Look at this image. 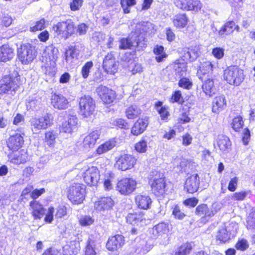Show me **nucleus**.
<instances>
[{"label": "nucleus", "instance_id": "f257e3e1", "mask_svg": "<svg viewBox=\"0 0 255 255\" xmlns=\"http://www.w3.org/2000/svg\"><path fill=\"white\" fill-rule=\"evenodd\" d=\"M224 79L230 85L239 86L244 81V71L237 66L227 67L223 74Z\"/></svg>", "mask_w": 255, "mask_h": 255}, {"label": "nucleus", "instance_id": "f03ea898", "mask_svg": "<svg viewBox=\"0 0 255 255\" xmlns=\"http://www.w3.org/2000/svg\"><path fill=\"white\" fill-rule=\"evenodd\" d=\"M53 117L46 114L42 116L32 117L29 121L31 129L33 133L38 134L52 124Z\"/></svg>", "mask_w": 255, "mask_h": 255}, {"label": "nucleus", "instance_id": "7ed1b4c3", "mask_svg": "<svg viewBox=\"0 0 255 255\" xmlns=\"http://www.w3.org/2000/svg\"><path fill=\"white\" fill-rule=\"evenodd\" d=\"M79 114L84 118H88L93 114L95 103L93 98L89 96L82 97L79 100Z\"/></svg>", "mask_w": 255, "mask_h": 255}, {"label": "nucleus", "instance_id": "20e7f679", "mask_svg": "<svg viewBox=\"0 0 255 255\" xmlns=\"http://www.w3.org/2000/svg\"><path fill=\"white\" fill-rule=\"evenodd\" d=\"M136 159L131 154L122 153L116 157L115 166L122 171L131 169L136 163Z\"/></svg>", "mask_w": 255, "mask_h": 255}, {"label": "nucleus", "instance_id": "39448f33", "mask_svg": "<svg viewBox=\"0 0 255 255\" xmlns=\"http://www.w3.org/2000/svg\"><path fill=\"white\" fill-rule=\"evenodd\" d=\"M85 188L79 183L71 186L68 192V198L73 204H79L81 203L85 195Z\"/></svg>", "mask_w": 255, "mask_h": 255}, {"label": "nucleus", "instance_id": "423d86ee", "mask_svg": "<svg viewBox=\"0 0 255 255\" xmlns=\"http://www.w3.org/2000/svg\"><path fill=\"white\" fill-rule=\"evenodd\" d=\"M136 187V182L134 179L131 178H124L118 182L116 190L122 195H128L131 194Z\"/></svg>", "mask_w": 255, "mask_h": 255}, {"label": "nucleus", "instance_id": "0eeeda50", "mask_svg": "<svg viewBox=\"0 0 255 255\" xmlns=\"http://www.w3.org/2000/svg\"><path fill=\"white\" fill-rule=\"evenodd\" d=\"M17 133L10 135L6 141L7 146L12 151L18 150L23 144L24 129L22 128H18Z\"/></svg>", "mask_w": 255, "mask_h": 255}, {"label": "nucleus", "instance_id": "6e6552de", "mask_svg": "<svg viewBox=\"0 0 255 255\" xmlns=\"http://www.w3.org/2000/svg\"><path fill=\"white\" fill-rule=\"evenodd\" d=\"M19 60L23 64L31 63L36 57L35 51L30 44L23 45L18 50Z\"/></svg>", "mask_w": 255, "mask_h": 255}, {"label": "nucleus", "instance_id": "1a4fd4ad", "mask_svg": "<svg viewBox=\"0 0 255 255\" xmlns=\"http://www.w3.org/2000/svg\"><path fill=\"white\" fill-rule=\"evenodd\" d=\"M19 78L10 75L5 76L0 81V94L15 91L19 87Z\"/></svg>", "mask_w": 255, "mask_h": 255}, {"label": "nucleus", "instance_id": "9d476101", "mask_svg": "<svg viewBox=\"0 0 255 255\" xmlns=\"http://www.w3.org/2000/svg\"><path fill=\"white\" fill-rule=\"evenodd\" d=\"M54 30L58 35L67 38L74 31V25L71 20H67L58 22L53 26Z\"/></svg>", "mask_w": 255, "mask_h": 255}, {"label": "nucleus", "instance_id": "9b49d317", "mask_svg": "<svg viewBox=\"0 0 255 255\" xmlns=\"http://www.w3.org/2000/svg\"><path fill=\"white\" fill-rule=\"evenodd\" d=\"M100 172L95 166L86 169L83 173L84 181L90 186H96L100 180Z\"/></svg>", "mask_w": 255, "mask_h": 255}, {"label": "nucleus", "instance_id": "f8f14e48", "mask_svg": "<svg viewBox=\"0 0 255 255\" xmlns=\"http://www.w3.org/2000/svg\"><path fill=\"white\" fill-rule=\"evenodd\" d=\"M100 132L99 130H95L91 132L79 141V145L86 151H89L95 145L97 140L99 138Z\"/></svg>", "mask_w": 255, "mask_h": 255}, {"label": "nucleus", "instance_id": "ddd939ff", "mask_svg": "<svg viewBox=\"0 0 255 255\" xmlns=\"http://www.w3.org/2000/svg\"><path fill=\"white\" fill-rule=\"evenodd\" d=\"M96 92L100 99L106 104L112 103L117 96L114 91L103 85H100L97 87Z\"/></svg>", "mask_w": 255, "mask_h": 255}, {"label": "nucleus", "instance_id": "4468645a", "mask_svg": "<svg viewBox=\"0 0 255 255\" xmlns=\"http://www.w3.org/2000/svg\"><path fill=\"white\" fill-rule=\"evenodd\" d=\"M78 126V119L75 115H69L62 122L61 131L71 133L75 130Z\"/></svg>", "mask_w": 255, "mask_h": 255}, {"label": "nucleus", "instance_id": "2eb2a0df", "mask_svg": "<svg viewBox=\"0 0 255 255\" xmlns=\"http://www.w3.org/2000/svg\"><path fill=\"white\" fill-rule=\"evenodd\" d=\"M174 3L178 8L186 10L198 11L202 7L198 0H174Z\"/></svg>", "mask_w": 255, "mask_h": 255}, {"label": "nucleus", "instance_id": "dca6fc26", "mask_svg": "<svg viewBox=\"0 0 255 255\" xmlns=\"http://www.w3.org/2000/svg\"><path fill=\"white\" fill-rule=\"evenodd\" d=\"M140 41L137 37L136 32H131L127 38H123L120 40L119 47L122 49H132L139 45Z\"/></svg>", "mask_w": 255, "mask_h": 255}, {"label": "nucleus", "instance_id": "f3484780", "mask_svg": "<svg viewBox=\"0 0 255 255\" xmlns=\"http://www.w3.org/2000/svg\"><path fill=\"white\" fill-rule=\"evenodd\" d=\"M104 70L108 74H114L118 71V64L113 53H108L103 63Z\"/></svg>", "mask_w": 255, "mask_h": 255}, {"label": "nucleus", "instance_id": "a211bd4d", "mask_svg": "<svg viewBox=\"0 0 255 255\" xmlns=\"http://www.w3.org/2000/svg\"><path fill=\"white\" fill-rule=\"evenodd\" d=\"M179 52L182 54L184 60L193 61L196 59L201 53V47L196 46L191 48H184L179 50Z\"/></svg>", "mask_w": 255, "mask_h": 255}, {"label": "nucleus", "instance_id": "6ab92c4d", "mask_svg": "<svg viewBox=\"0 0 255 255\" xmlns=\"http://www.w3.org/2000/svg\"><path fill=\"white\" fill-rule=\"evenodd\" d=\"M30 210L34 220H40L44 216L45 209L43 205L38 201L33 200L29 203Z\"/></svg>", "mask_w": 255, "mask_h": 255}, {"label": "nucleus", "instance_id": "aec40b11", "mask_svg": "<svg viewBox=\"0 0 255 255\" xmlns=\"http://www.w3.org/2000/svg\"><path fill=\"white\" fill-rule=\"evenodd\" d=\"M51 103L55 109L60 110L66 109L68 106L67 99L61 94H53L51 98Z\"/></svg>", "mask_w": 255, "mask_h": 255}, {"label": "nucleus", "instance_id": "412c9836", "mask_svg": "<svg viewBox=\"0 0 255 255\" xmlns=\"http://www.w3.org/2000/svg\"><path fill=\"white\" fill-rule=\"evenodd\" d=\"M124 243V237L122 235H117L109 239L106 247L109 251H114L121 248Z\"/></svg>", "mask_w": 255, "mask_h": 255}, {"label": "nucleus", "instance_id": "4be33fe9", "mask_svg": "<svg viewBox=\"0 0 255 255\" xmlns=\"http://www.w3.org/2000/svg\"><path fill=\"white\" fill-rule=\"evenodd\" d=\"M114 205V201L110 197H104L99 199L95 203V208L97 211H102L111 209Z\"/></svg>", "mask_w": 255, "mask_h": 255}, {"label": "nucleus", "instance_id": "5701e85b", "mask_svg": "<svg viewBox=\"0 0 255 255\" xmlns=\"http://www.w3.org/2000/svg\"><path fill=\"white\" fill-rule=\"evenodd\" d=\"M199 185V177L197 174H194L188 178L185 183V188L190 193L196 192Z\"/></svg>", "mask_w": 255, "mask_h": 255}, {"label": "nucleus", "instance_id": "b1692460", "mask_svg": "<svg viewBox=\"0 0 255 255\" xmlns=\"http://www.w3.org/2000/svg\"><path fill=\"white\" fill-rule=\"evenodd\" d=\"M58 53V50L57 48L54 47L53 46L46 47L42 53V62L48 61L55 63L57 59Z\"/></svg>", "mask_w": 255, "mask_h": 255}, {"label": "nucleus", "instance_id": "393cba45", "mask_svg": "<svg viewBox=\"0 0 255 255\" xmlns=\"http://www.w3.org/2000/svg\"><path fill=\"white\" fill-rule=\"evenodd\" d=\"M14 56V49L8 44L0 46V61L6 62L11 60Z\"/></svg>", "mask_w": 255, "mask_h": 255}, {"label": "nucleus", "instance_id": "a878e982", "mask_svg": "<svg viewBox=\"0 0 255 255\" xmlns=\"http://www.w3.org/2000/svg\"><path fill=\"white\" fill-rule=\"evenodd\" d=\"M152 191L155 194H162L164 191L165 183L163 177L155 178L150 181Z\"/></svg>", "mask_w": 255, "mask_h": 255}, {"label": "nucleus", "instance_id": "bb28decb", "mask_svg": "<svg viewBox=\"0 0 255 255\" xmlns=\"http://www.w3.org/2000/svg\"><path fill=\"white\" fill-rule=\"evenodd\" d=\"M135 201L138 208L144 210L149 209L152 203L149 196L142 194H138L135 196Z\"/></svg>", "mask_w": 255, "mask_h": 255}, {"label": "nucleus", "instance_id": "cd10ccee", "mask_svg": "<svg viewBox=\"0 0 255 255\" xmlns=\"http://www.w3.org/2000/svg\"><path fill=\"white\" fill-rule=\"evenodd\" d=\"M152 28V24L150 22H141L136 25L133 32L137 33V37L140 41L141 39H144V33L149 32L150 29Z\"/></svg>", "mask_w": 255, "mask_h": 255}, {"label": "nucleus", "instance_id": "c85d7f7f", "mask_svg": "<svg viewBox=\"0 0 255 255\" xmlns=\"http://www.w3.org/2000/svg\"><path fill=\"white\" fill-rule=\"evenodd\" d=\"M217 213V210L210 209L206 204H201L196 208L195 214L196 215L201 217L203 219L206 218H210L214 216Z\"/></svg>", "mask_w": 255, "mask_h": 255}, {"label": "nucleus", "instance_id": "c756f323", "mask_svg": "<svg viewBox=\"0 0 255 255\" xmlns=\"http://www.w3.org/2000/svg\"><path fill=\"white\" fill-rule=\"evenodd\" d=\"M217 143L220 150L223 153L229 152L231 143L230 139L224 135H219L217 138Z\"/></svg>", "mask_w": 255, "mask_h": 255}, {"label": "nucleus", "instance_id": "7c9ffc66", "mask_svg": "<svg viewBox=\"0 0 255 255\" xmlns=\"http://www.w3.org/2000/svg\"><path fill=\"white\" fill-rule=\"evenodd\" d=\"M148 124V122L147 119H138L132 127L131 129V133L136 135L141 134L145 130Z\"/></svg>", "mask_w": 255, "mask_h": 255}, {"label": "nucleus", "instance_id": "2f4dec72", "mask_svg": "<svg viewBox=\"0 0 255 255\" xmlns=\"http://www.w3.org/2000/svg\"><path fill=\"white\" fill-rule=\"evenodd\" d=\"M226 106V101L224 96L216 97L212 102V111L215 113H219Z\"/></svg>", "mask_w": 255, "mask_h": 255}, {"label": "nucleus", "instance_id": "473e14b6", "mask_svg": "<svg viewBox=\"0 0 255 255\" xmlns=\"http://www.w3.org/2000/svg\"><path fill=\"white\" fill-rule=\"evenodd\" d=\"M213 65L212 63L209 61H205L201 63V65L197 71V75L199 78L201 80H204L203 76L208 74L212 71Z\"/></svg>", "mask_w": 255, "mask_h": 255}, {"label": "nucleus", "instance_id": "72a5a7b5", "mask_svg": "<svg viewBox=\"0 0 255 255\" xmlns=\"http://www.w3.org/2000/svg\"><path fill=\"white\" fill-rule=\"evenodd\" d=\"M168 231L167 225L163 223H159L153 227L151 232L152 233V238L157 239L163 235H165Z\"/></svg>", "mask_w": 255, "mask_h": 255}, {"label": "nucleus", "instance_id": "f704fd0d", "mask_svg": "<svg viewBox=\"0 0 255 255\" xmlns=\"http://www.w3.org/2000/svg\"><path fill=\"white\" fill-rule=\"evenodd\" d=\"M41 66L42 72L49 77H53L56 73L55 63L54 62L44 61Z\"/></svg>", "mask_w": 255, "mask_h": 255}, {"label": "nucleus", "instance_id": "c9c22d12", "mask_svg": "<svg viewBox=\"0 0 255 255\" xmlns=\"http://www.w3.org/2000/svg\"><path fill=\"white\" fill-rule=\"evenodd\" d=\"M125 113L128 119H133L140 115L141 110L137 106L132 105L126 109Z\"/></svg>", "mask_w": 255, "mask_h": 255}, {"label": "nucleus", "instance_id": "e433bc0d", "mask_svg": "<svg viewBox=\"0 0 255 255\" xmlns=\"http://www.w3.org/2000/svg\"><path fill=\"white\" fill-rule=\"evenodd\" d=\"M116 145V141L114 139H110L102 144L96 149L98 154H102L112 149Z\"/></svg>", "mask_w": 255, "mask_h": 255}, {"label": "nucleus", "instance_id": "4c0bfd02", "mask_svg": "<svg viewBox=\"0 0 255 255\" xmlns=\"http://www.w3.org/2000/svg\"><path fill=\"white\" fill-rule=\"evenodd\" d=\"M202 89L207 96H212L213 94H215L216 90L213 80L208 79L205 81L202 85Z\"/></svg>", "mask_w": 255, "mask_h": 255}, {"label": "nucleus", "instance_id": "58836bf2", "mask_svg": "<svg viewBox=\"0 0 255 255\" xmlns=\"http://www.w3.org/2000/svg\"><path fill=\"white\" fill-rule=\"evenodd\" d=\"M188 22V19L185 14H178L174 16L173 22L175 26L178 28L184 27Z\"/></svg>", "mask_w": 255, "mask_h": 255}, {"label": "nucleus", "instance_id": "ea45409f", "mask_svg": "<svg viewBox=\"0 0 255 255\" xmlns=\"http://www.w3.org/2000/svg\"><path fill=\"white\" fill-rule=\"evenodd\" d=\"M192 249V245L186 243L177 248L172 253V255H187Z\"/></svg>", "mask_w": 255, "mask_h": 255}, {"label": "nucleus", "instance_id": "a19ab883", "mask_svg": "<svg viewBox=\"0 0 255 255\" xmlns=\"http://www.w3.org/2000/svg\"><path fill=\"white\" fill-rule=\"evenodd\" d=\"M64 251L68 255H76L80 251V244L76 241L70 242V245L64 247Z\"/></svg>", "mask_w": 255, "mask_h": 255}, {"label": "nucleus", "instance_id": "79ce46f5", "mask_svg": "<svg viewBox=\"0 0 255 255\" xmlns=\"http://www.w3.org/2000/svg\"><path fill=\"white\" fill-rule=\"evenodd\" d=\"M190 163L188 160L182 157L176 158L173 161L174 165L181 171L184 170L185 171Z\"/></svg>", "mask_w": 255, "mask_h": 255}, {"label": "nucleus", "instance_id": "37998d69", "mask_svg": "<svg viewBox=\"0 0 255 255\" xmlns=\"http://www.w3.org/2000/svg\"><path fill=\"white\" fill-rule=\"evenodd\" d=\"M217 239L223 243H226L230 240V234L227 231L226 228L222 227L218 230Z\"/></svg>", "mask_w": 255, "mask_h": 255}, {"label": "nucleus", "instance_id": "c03bdc74", "mask_svg": "<svg viewBox=\"0 0 255 255\" xmlns=\"http://www.w3.org/2000/svg\"><path fill=\"white\" fill-rule=\"evenodd\" d=\"M143 220H145V218H143V215L137 213H130L127 217V222L132 225L142 222Z\"/></svg>", "mask_w": 255, "mask_h": 255}, {"label": "nucleus", "instance_id": "a18cd8bd", "mask_svg": "<svg viewBox=\"0 0 255 255\" xmlns=\"http://www.w3.org/2000/svg\"><path fill=\"white\" fill-rule=\"evenodd\" d=\"M235 26V22L233 21H230L226 22L223 27L219 31L220 35H223L224 34H229L232 33L234 31V27Z\"/></svg>", "mask_w": 255, "mask_h": 255}, {"label": "nucleus", "instance_id": "49530a36", "mask_svg": "<svg viewBox=\"0 0 255 255\" xmlns=\"http://www.w3.org/2000/svg\"><path fill=\"white\" fill-rule=\"evenodd\" d=\"M153 51L155 54L157 55L155 59L158 62L162 61L163 59L167 56L166 54L164 51V48L162 46L157 45L154 48Z\"/></svg>", "mask_w": 255, "mask_h": 255}, {"label": "nucleus", "instance_id": "de8ad7c7", "mask_svg": "<svg viewBox=\"0 0 255 255\" xmlns=\"http://www.w3.org/2000/svg\"><path fill=\"white\" fill-rule=\"evenodd\" d=\"M56 134L53 131H47L45 134V142L50 147L54 146L55 143Z\"/></svg>", "mask_w": 255, "mask_h": 255}, {"label": "nucleus", "instance_id": "09e8293b", "mask_svg": "<svg viewBox=\"0 0 255 255\" xmlns=\"http://www.w3.org/2000/svg\"><path fill=\"white\" fill-rule=\"evenodd\" d=\"M173 67L175 72L180 76L185 75L187 71V65L185 62H176L174 64Z\"/></svg>", "mask_w": 255, "mask_h": 255}, {"label": "nucleus", "instance_id": "8fccbe9b", "mask_svg": "<svg viewBox=\"0 0 255 255\" xmlns=\"http://www.w3.org/2000/svg\"><path fill=\"white\" fill-rule=\"evenodd\" d=\"M8 160L11 163L15 164L24 163L26 161L27 158L17 154H11L8 155Z\"/></svg>", "mask_w": 255, "mask_h": 255}, {"label": "nucleus", "instance_id": "3c124183", "mask_svg": "<svg viewBox=\"0 0 255 255\" xmlns=\"http://www.w3.org/2000/svg\"><path fill=\"white\" fill-rule=\"evenodd\" d=\"M79 222L82 226H89L94 223V219L90 216L82 215L79 218Z\"/></svg>", "mask_w": 255, "mask_h": 255}, {"label": "nucleus", "instance_id": "603ef678", "mask_svg": "<svg viewBox=\"0 0 255 255\" xmlns=\"http://www.w3.org/2000/svg\"><path fill=\"white\" fill-rule=\"evenodd\" d=\"M243 126L244 122L241 116H238L233 119L232 123V127L234 130L239 131L243 128Z\"/></svg>", "mask_w": 255, "mask_h": 255}, {"label": "nucleus", "instance_id": "864d4df0", "mask_svg": "<svg viewBox=\"0 0 255 255\" xmlns=\"http://www.w3.org/2000/svg\"><path fill=\"white\" fill-rule=\"evenodd\" d=\"M248 192L246 191L237 192L233 194L230 196V198L234 201H243L246 198Z\"/></svg>", "mask_w": 255, "mask_h": 255}, {"label": "nucleus", "instance_id": "5fc2aeb1", "mask_svg": "<svg viewBox=\"0 0 255 255\" xmlns=\"http://www.w3.org/2000/svg\"><path fill=\"white\" fill-rule=\"evenodd\" d=\"M135 149L140 153L145 152L147 150V141L141 139L135 144Z\"/></svg>", "mask_w": 255, "mask_h": 255}, {"label": "nucleus", "instance_id": "6e6d98bb", "mask_svg": "<svg viewBox=\"0 0 255 255\" xmlns=\"http://www.w3.org/2000/svg\"><path fill=\"white\" fill-rule=\"evenodd\" d=\"M45 21L44 19L36 21L33 26L30 27V31L35 32L38 30H41L45 28Z\"/></svg>", "mask_w": 255, "mask_h": 255}, {"label": "nucleus", "instance_id": "4d7b16f0", "mask_svg": "<svg viewBox=\"0 0 255 255\" xmlns=\"http://www.w3.org/2000/svg\"><path fill=\"white\" fill-rule=\"evenodd\" d=\"M247 222L248 229H252L255 228V209L249 214Z\"/></svg>", "mask_w": 255, "mask_h": 255}, {"label": "nucleus", "instance_id": "13d9d810", "mask_svg": "<svg viewBox=\"0 0 255 255\" xmlns=\"http://www.w3.org/2000/svg\"><path fill=\"white\" fill-rule=\"evenodd\" d=\"M93 66V62L91 61H88L83 66L81 73L84 78H87L88 77L90 70L91 69Z\"/></svg>", "mask_w": 255, "mask_h": 255}, {"label": "nucleus", "instance_id": "bf43d9fd", "mask_svg": "<svg viewBox=\"0 0 255 255\" xmlns=\"http://www.w3.org/2000/svg\"><path fill=\"white\" fill-rule=\"evenodd\" d=\"M172 209V215L175 218L181 220L185 217V214L181 210L178 205H175Z\"/></svg>", "mask_w": 255, "mask_h": 255}, {"label": "nucleus", "instance_id": "052dcab7", "mask_svg": "<svg viewBox=\"0 0 255 255\" xmlns=\"http://www.w3.org/2000/svg\"><path fill=\"white\" fill-rule=\"evenodd\" d=\"M179 86L184 89H190L192 85V82L187 78H183L178 83Z\"/></svg>", "mask_w": 255, "mask_h": 255}, {"label": "nucleus", "instance_id": "680f3d73", "mask_svg": "<svg viewBox=\"0 0 255 255\" xmlns=\"http://www.w3.org/2000/svg\"><path fill=\"white\" fill-rule=\"evenodd\" d=\"M239 179L237 177L232 178L229 183L228 189L231 192L235 191L237 188Z\"/></svg>", "mask_w": 255, "mask_h": 255}, {"label": "nucleus", "instance_id": "e2e57ef3", "mask_svg": "<svg viewBox=\"0 0 255 255\" xmlns=\"http://www.w3.org/2000/svg\"><path fill=\"white\" fill-rule=\"evenodd\" d=\"M213 55L218 59H220L224 56V49L220 47L213 48L212 51Z\"/></svg>", "mask_w": 255, "mask_h": 255}, {"label": "nucleus", "instance_id": "0e129e2a", "mask_svg": "<svg viewBox=\"0 0 255 255\" xmlns=\"http://www.w3.org/2000/svg\"><path fill=\"white\" fill-rule=\"evenodd\" d=\"M171 101L172 103L177 102L179 104L183 102V99L180 91H176L172 95Z\"/></svg>", "mask_w": 255, "mask_h": 255}, {"label": "nucleus", "instance_id": "69168bd1", "mask_svg": "<svg viewBox=\"0 0 255 255\" xmlns=\"http://www.w3.org/2000/svg\"><path fill=\"white\" fill-rule=\"evenodd\" d=\"M54 209L52 207H50L48 208V211L44 218V221L47 223H51L53 220V213Z\"/></svg>", "mask_w": 255, "mask_h": 255}, {"label": "nucleus", "instance_id": "338daca9", "mask_svg": "<svg viewBox=\"0 0 255 255\" xmlns=\"http://www.w3.org/2000/svg\"><path fill=\"white\" fill-rule=\"evenodd\" d=\"M77 56V53L76 52V48L75 47H71L65 52V60L68 61L69 57L71 58H76Z\"/></svg>", "mask_w": 255, "mask_h": 255}, {"label": "nucleus", "instance_id": "774afa93", "mask_svg": "<svg viewBox=\"0 0 255 255\" xmlns=\"http://www.w3.org/2000/svg\"><path fill=\"white\" fill-rule=\"evenodd\" d=\"M85 255H96L94 245L91 244L90 242L87 245Z\"/></svg>", "mask_w": 255, "mask_h": 255}]
</instances>
